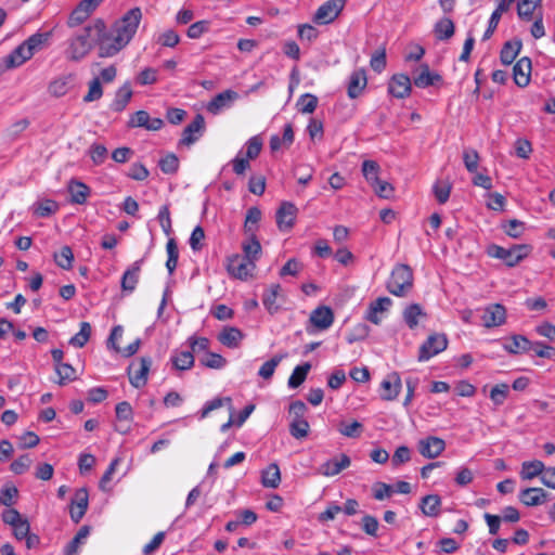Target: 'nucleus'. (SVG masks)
Returning a JSON list of instances; mask_svg holds the SVG:
<instances>
[{"label": "nucleus", "mask_w": 555, "mask_h": 555, "mask_svg": "<svg viewBox=\"0 0 555 555\" xmlns=\"http://www.w3.org/2000/svg\"><path fill=\"white\" fill-rule=\"evenodd\" d=\"M102 95H103V89H102L101 80H100V78H93L89 82V89H88L87 94L83 96V101L86 103L98 101L102 98Z\"/></svg>", "instance_id": "nucleus-60"}, {"label": "nucleus", "mask_w": 555, "mask_h": 555, "mask_svg": "<svg viewBox=\"0 0 555 555\" xmlns=\"http://www.w3.org/2000/svg\"><path fill=\"white\" fill-rule=\"evenodd\" d=\"M17 495H18V490L15 486L5 485L0 490V504L10 507L13 504H15Z\"/></svg>", "instance_id": "nucleus-57"}, {"label": "nucleus", "mask_w": 555, "mask_h": 555, "mask_svg": "<svg viewBox=\"0 0 555 555\" xmlns=\"http://www.w3.org/2000/svg\"><path fill=\"white\" fill-rule=\"evenodd\" d=\"M521 47V41L518 39L505 42L500 53L501 62L504 65H511L520 52Z\"/></svg>", "instance_id": "nucleus-37"}, {"label": "nucleus", "mask_w": 555, "mask_h": 555, "mask_svg": "<svg viewBox=\"0 0 555 555\" xmlns=\"http://www.w3.org/2000/svg\"><path fill=\"white\" fill-rule=\"evenodd\" d=\"M91 335V325L88 322L80 323V331L70 338L69 344L74 347L82 348Z\"/></svg>", "instance_id": "nucleus-52"}, {"label": "nucleus", "mask_w": 555, "mask_h": 555, "mask_svg": "<svg viewBox=\"0 0 555 555\" xmlns=\"http://www.w3.org/2000/svg\"><path fill=\"white\" fill-rule=\"evenodd\" d=\"M166 249H167V255H168L166 267L168 269V272L170 274H172L173 271L177 268L178 258H179L178 246H177V243H176V241L173 238H170L167 242Z\"/></svg>", "instance_id": "nucleus-53"}, {"label": "nucleus", "mask_w": 555, "mask_h": 555, "mask_svg": "<svg viewBox=\"0 0 555 555\" xmlns=\"http://www.w3.org/2000/svg\"><path fill=\"white\" fill-rule=\"evenodd\" d=\"M285 358L284 354H276L270 360L266 361L259 369L258 375L263 379H270L278 365L281 363V361Z\"/></svg>", "instance_id": "nucleus-50"}, {"label": "nucleus", "mask_w": 555, "mask_h": 555, "mask_svg": "<svg viewBox=\"0 0 555 555\" xmlns=\"http://www.w3.org/2000/svg\"><path fill=\"white\" fill-rule=\"evenodd\" d=\"M345 0H328L314 13L313 21L320 25L333 22L345 7Z\"/></svg>", "instance_id": "nucleus-8"}, {"label": "nucleus", "mask_w": 555, "mask_h": 555, "mask_svg": "<svg viewBox=\"0 0 555 555\" xmlns=\"http://www.w3.org/2000/svg\"><path fill=\"white\" fill-rule=\"evenodd\" d=\"M441 499L437 494H429L422 499L421 509L425 516L436 517L440 513Z\"/></svg>", "instance_id": "nucleus-38"}, {"label": "nucleus", "mask_w": 555, "mask_h": 555, "mask_svg": "<svg viewBox=\"0 0 555 555\" xmlns=\"http://www.w3.org/2000/svg\"><path fill=\"white\" fill-rule=\"evenodd\" d=\"M243 338V332L234 326L224 327L218 336L219 341L228 348H237Z\"/></svg>", "instance_id": "nucleus-29"}, {"label": "nucleus", "mask_w": 555, "mask_h": 555, "mask_svg": "<svg viewBox=\"0 0 555 555\" xmlns=\"http://www.w3.org/2000/svg\"><path fill=\"white\" fill-rule=\"evenodd\" d=\"M90 28H85L82 31L72 38L67 50V57L72 61L82 60L91 50Z\"/></svg>", "instance_id": "nucleus-4"}, {"label": "nucleus", "mask_w": 555, "mask_h": 555, "mask_svg": "<svg viewBox=\"0 0 555 555\" xmlns=\"http://www.w3.org/2000/svg\"><path fill=\"white\" fill-rule=\"evenodd\" d=\"M448 346L447 336L443 334H433L420 347L418 361L424 362L434 356L446 350Z\"/></svg>", "instance_id": "nucleus-6"}, {"label": "nucleus", "mask_w": 555, "mask_h": 555, "mask_svg": "<svg viewBox=\"0 0 555 555\" xmlns=\"http://www.w3.org/2000/svg\"><path fill=\"white\" fill-rule=\"evenodd\" d=\"M34 54L30 52L29 48L23 42L17 48H15L9 55V63L14 67H18L24 64L26 61L30 60Z\"/></svg>", "instance_id": "nucleus-44"}, {"label": "nucleus", "mask_w": 555, "mask_h": 555, "mask_svg": "<svg viewBox=\"0 0 555 555\" xmlns=\"http://www.w3.org/2000/svg\"><path fill=\"white\" fill-rule=\"evenodd\" d=\"M411 79L405 74L393 75L388 83V92L397 99L408 98L411 93Z\"/></svg>", "instance_id": "nucleus-16"}, {"label": "nucleus", "mask_w": 555, "mask_h": 555, "mask_svg": "<svg viewBox=\"0 0 555 555\" xmlns=\"http://www.w3.org/2000/svg\"><path fill=\"white\" fill-rule=\"evenodd\" d=\"M55 263L64 269L69 270L73 267L74 254L69 246H63L60 251L54 254Z\"/></svg>", "instance_id": "nucleus-48"}, {"label": "nucleus", "mask_w": 555, "mask_h": 555, "mask_svg": "<svg viewBox=\"0 0 555 555\" xmlns=\"http://www.w3.org/2000/svg\"><path fill=\"white\" fill-rule=\"evenodd\" d=\"M128 126L131 128L142 127L146 130L157 131L164 126L160 118H151L146 111L135 112L129 119Z\"/></svg>", "instance_id": "nucleus-17"}, {"label": "nucleus", "mask_w": 555, "mask_h": 555, "mask_svg": "<svg viewBox=\"0 0 555 555\" xmlns=\"http://www.w3.org/2000/svg\"><path fill=\"white\" fill-rule=\"evenodd\" d=\"M367 79L364 69L354 70L348 83V96L350 99L358 98L366 87Z\"/></svg>", "instance_id": "nucleus-28"}, {"label": "nucleus", "mask_w": 555, "mask_h": 555, "mask_svg": "<svg viewBox=\"0 0 555 555\" xmlns=\"http://www.w3.org/2000/svg\"><path fill=\"white\" fill-rule=\"evenodd\" d=\"M442 81V77L431 72L427 64H421L418 70L414 74L413 82L417 88H428Z\"/></svg>", "instance_id": "nucleus-21"}, {"label": "nucleus", "mask_w": 555, "mask_h": 555, "mask_svg": "<svg viewBox=\"0 0 555 555\" xmlns=\"http://www.w3.org/2000/svg\"><path fill=\"white\" fill-rule=\"evenodd\" d=\"M132 90L129 82L124 83L115 94V99L111 104V109L114 112H121L126 108L127 104L131 100Z\"/></svg>", "instance_id": "nucleus-35"}, {"label": "nucleus", "mask_w": 555, "mask_h": 555, "mask_svg": "<svg viewBox=\"0 0 555 555\" xmlns=\"http://www.w3.org/2000/svg\"><path fill=\"white\" fill-rule=\"evenodd\" d=\"M88 491L85 488L78 489L72 501L70 517L74 522H79L88 508Z\"/></svg>", "instance_id": "nucleus-23"}, {"label": "nucleus", "mask_w": 555, "mask_h": 555, "mask_svg": "<svg viewBox=\"0 0 555 555\" xmlns=\"http://www.w3.org/2000/svg\"><path fill=\"white\" fill-rule=\"evenodd\" d=\"M310 369L311 364L309 362L297 365L288 378V387L293 389L299 387L306 380Z\"/></svg>", "instance_id": "nucleus-45"}, {"label": "nucleus", "mask_w": 555, "mask_h": 555, "mask_svg": "<svg viewBox=\"0 0 555 555\" xmlns=\"http://www.w3.org/2000/svg\"><path fill=\"white\" fill-rule=\"evenodd\" d=\"M151 364L150 358H140L131 362L128 367V375L133 387L141 388L146 384Z\"/></svg>", "instance_id": "nucleus-7"}, {"label": "nucleus", "mask_w": 555, "mask_h": 555, "mask_svg": "<svg viewBox=\"0 0 555 555\" xmlns=\"http://www.w3.org/2000/svg\"><path fill=\"white\" fill-rule=\"evenodd\" d=\"M201 363L206 367L219 370L225 366L227 360L219 353L206 352Z\"/></svg>", "instance_id": "nucleus-59"}, {"label": "nucleus", "mask_w": 555, "mask_h": 555, "mask_svg": "<svg viewBox=\"0 0 555 555\" xmlns=\"http://www.w3.org/2000/svg\"><path fill=\"white\" fill-rule=\"evenodd\" d=\"M299 111L304 114H311L315 111L318 105V98L313 94L306 93L301 95L297 102Z\"/></svg>", "instance_id": "nucleus-61"}, {"label": "nucleus", "mask_w": 555, "mask_h": 555, "mask_svg": "<svg viewBox=\"0 0 555 555\" xmlns=\"http://www.w3.org/2000/svg\"><path fill=\"white\" fill-rule=\"evenodd\" d=\"M463 162L468 172L475 173L479 166V154L474 149H466L463 152Z\"/></svg>", "instance_id": "nucleus-58"}, {"label": "nucleus", "mask_w": 555, "mask_h": 555, "mask_svg": "<svg viewBox=\"0 0 555 555\" xmlns=\"http://www.w3.org/2000/svg\"><path fill=\"white\" fill-rule=\"evenodd\" d=\"M298 208L291 202H283L276 211V225L281 231H289L296 221Z\"/></svg>", "instance_id": "nucleus-11"}, {"label": "nucleus", "mask_w": 555, "mask_h": 555, "mask_svg": "<svg viewBox=\"0 0 555 555\" xmlns=\"http://www.w3.org/2000/svg\"><path fill=\"white\" fill-rule=\"evenodd\" d=\"M413 287V272L406 264H397L387 282V289L397 297L405 296Z\"/></svg>", "instance_id": "nucleus-1"}, {"label": "nucleus", "mask_w": 555, "mask_h": 555, "mask_svg": "<svg viewBox=\"0 0 555 555\" xmlns=\"http://www.w3.org/2000/svg\"><path fill=\"white\" fill-rule=\"evenodd\" d=\"M363 424L358 421H340L337 425L338 433L347 438H359L363 433Z\"/></svg>", "instance_id": "nucleus-40"}, {"label": "nucleus", "mask_w": 555, "mask_h": 555, "mask_svg": "<svg viewBox=\"0 0 555 555\" xmlns=\"http://www.w3.org/2000/svg\"><path fill=\"white\" fill-rule=\"evenodd\" d=\"M90 534V527L82 526L70 542L64 547V555H77L80 546L86 543Z\"/></svg>", "instance_id": "nucleus-36"}, {"label": "nucleus", "mask_w": 555, "mask_h": 555, "mask_svg": "<svg viewBox=\"0 0 555 555\" xmlns=\"http://www.w3.org/2000/svg\"><path fill=\"white\" fill-rule=\"evenodd\" d=\"M55 371L60 377V385L75 379V369L68 363H59V365H55Z\"/></svg>", "instance_id": "nucleus-64"}, {"label": "nucleus", "mask_w": 555, "mask_h": 555, "mask_svg": "<svg viewBox=\"0 0 555 555\" xmlns=\"http://www.w3.org/2000/svg\"><path fill=\"white\" fill-rule=\"evenodd\" d=\"M73 80V74L62 75L50 82L48 90L53 96H63L70 89Z\"/></svg>", "instance_id": "nucleus-30"}, {"label": "nucleus", "mask_w": 555, "mask_h": 555, "mask_svg": "<svg viewBox=\"0 0 555 555\" xmlns=\"http://www.w3.org/2000/svg\"><path fill=\"white\" fill-rule=\"evenodd\" d=\"M121 37L112 29L104 33L99 39V56L112 57L122 50L128 42L120 41Z\"/></svg>", "instance_id": "nucleus-5"}, {"label": "nucleus", "mask_w": 555, "mask_h": 555, "mask_svg": "<svg viewBox=\"0 0 555 555\" xmlns=\"http://www.w3.org/2000/svg\"><path fill=\"white\" fill-rule=\"evenodd\" d=\"M546 498L547 493L542 488H526L519 493V500L526 506L541 505Z\"/></svg>", "instance_id": "nucleus-26"}, {"label": "nucleus", "mask_w": 555, "mask_h": 555, "mask_svg": "<svg viewBox=\"0 0 555 555\" xmlns=\"http://www.w3.org/2000/svg\"><path fill=\"white\" fill-rule=\"evenodd\" d=\"M281 297V286L279 284H272L267 288L262 295V304L269 313L274 314L279 311L281 304L279 301Z\"/></svg>", "instance_id": "nucleus-27"}, {"label": "nucleus", "mask_w": 555, "mask_h": 555, "mask_svg": "<svg viewBox=\"0 0 555 555\" xmlns=\"http://www.w3.org/2000/svg\"><path fill=\"white\" fill-rule=\"evenodd\" d=\"M59 209V204L52 199H43L33 206L34 215L40 218L48 217Z\"/></svg>", "instance_id": "nucleus-47"}, {"label": "nucleus", "mask_w": 555, "mask_h": 555, "mask_svg": "<svg viewBox=\"0 0 555 555\" xmlns=\"http://www.w3.org/2000/svg\"><path fill=\"white\" fill-rule=\"evenodd\" d=\"M88 153L95 166L103 164L108 154L107 149L100 143H93Z\"/></svg>", "instance_id": "nucleus-62"}, {"label": "nucleus", "mask_w": 555, "mask_h": 555, "mask_svg": "<svg viewBox=\"0 0 555 555\" xmlns=\"http://www.w3.org/2000/svg\"><path fill=\"white\" fill-rule=\"evenodd\" d=\"M205 127V120L202 115H196L193 121L185 127L182 132L180 144L191 145L196 142L203 133Z\"/></svg>", "instance_id": "nucleus-22"}, {"label": "nucleus", "mask_w": 555, "mask_h": 555, "mask_svg": "<svg viewBox=\"0 0 555 555\" xmlns=\"http://www.w3.org/2000/svg\"><path fill=\"white\" fill-rule=\"evenodd\" d=\"M102 1L103 0H81L69 16V26H78L83 23Z\"/></svg>", "instance_id": "nucleus-14"}, {"label": "nucleus", "mask_w": 555, "mask_h": 555, "mask_svg": "<svg viewBox=\"0 0 555 555\" xmlns=\"http://www.w3.org/2000/svg\"><path fill=\"white\" fill-rule=\"evenodd\" d=\"M309 423L305 418L292 420L289 424L291 435L296 439H302L308 436Z\"/></svg>", "instance_id": "nucleus-56"}, {"label": "nucleus", "mask_w": 555, "mask_h": 555, "mask_svg": "<svg viewBox=\"0 0 555 555\" xmlns=\"http://www.w3.org/2000/svg\"><path fill=\"white\" fill-rule=\"evenodd\" d=\"M417 450L425 459L433 460L446 450V442L439 437L429 436L418 441Z\"/></svg>", "instance_id": "nucleus-10"}, {"label": "nucleus", "mask_w": 555, "mask_h": 555, "mask_svg": "<svg viewBox=\"0 0 555 555\" xmlns=\"http://www.w3.org/2000/svg\"><path fill=\"white\" fill-rule=\"evenodd\" d=\"M171 361L177 370H190L194 365V354L191 351H177L171 357Z\"/></svg>", "instance_id": "nucleus-46"}, {"label": "nucleus", "mask_w": 555, "mask_h": 555, "mask_svg": "<svg viewBox=\"0 0 555 555\" xmlns=\"http://www.w3.org/2000/svg\"><path fill=\"white\" fill-rule=\"evenodd\" d=\"M141 264L142 260H137L124 272L120 284L122 292L130 294L135 289L139 282Z\"/></svg>", "instance_id": "nucleus-25"}, {"label": "nucleus", "mask_w": 555, "mask_h": 555, "mask_svg": "<svg viewBox=\"0 0 555 555\" xmlns=\"http://www.w3.org/2000/svg\"><path fill=\"white\" fill-rule=\"evenodd\" d=\"M350 464V457L347 454L341 453L338 456L333 457L323 463L318 468V473L325 477H333L341 473L344 469L348 468Z\"/></svg>", "instance_id": "nucleus-15"}, {"label": "nucleus", "mask_w": 555, "mask_h": 555, "mask_svg": "<svg viewBox=\"0 0 555 555\" xmlns=\"http://www.w3.org/2000/svg\"><path fill=\"white\" fill-rule=\"evenodd\" d=\"M237 98V92L233 90L220 92L207 104V111L212 115H218L221 111L231 107Z\"/></svg>", "instance_id": "nucleus-19"}, {"label": "nucleus", "mask_w": 555, "mask_h": 555, "mask_svg": "<svg viewBox=\"0 0 555 555\" xmlns=\"http://www.w3.org/2000/svg\"><path fill=\"white\" fill-rule=\"evenodd\" d=\"M261 482L266 488L275 489L281 482V473L278 464L272 463L262 472Z\"/></svg>", "instance_id": "nucleus-39"}, {"label": "nucleus", "mask_w": 555, "mask_h": 555, "mask_svg": "<svg viewBox=\"0 0 555 555\" xmlns=\"http://www.w3.org/2000/svg\"><path fill=\"white\" fill-rule=\"evenodd\" d=\"M309 322L317 330H327L334 322V313L330 307L320 306L310 313Z\"/></svg>", "instance_id": "nucleus-18"}, {"label": "nucleus", "mask_w": 555, "mask_h": 555, "mask_svg": "<svg viewBox=\"0 0 555 555\" xmlns=\"http://www.w3.org/2000/svg\"><path fill=\"white\" fill-rule=\"evenodd\" d=\"M362 173L371 186L375 185V182L379 180V165L374 160H364L362 164Z\"/></svg>", "instance_id": "nucleus-51"}, {"label": "nucleus", "mask_w": 555, "mask_h": 555, "mask_svg": "<svg viewBox=\"0 0 555 555\" xmlns=\"http://www.w3.org/2000/svg\"><path fill=\"white\" fill-rule=\"evenodd\" d=\"M426 313L418 304L409 305L403 311V319L406 325L413 330L418 325V320L425 318Z\"/></svg>", "instance_id": "nucleus-42"}, {"label": "nucleus", "mask_w": 555, "mask_h": 555, "mask_svg": "<svg viewBox=\"0 0 555 555\" xmlns=\"http://www.w3.org/2000/svg\"><path fill=\"white\" fill-rule=\"evenodd\" d=\"M504 349L509 353H522L531 350L532 341L522 335H514L504 344Z\"/></svg>", "instance_id": "nucleus-32"}, {"label": "nucleus", "mask_w": 555, "mask_h": 555, "mask_svg": "<svg viewBox=\"0 0 555 555\" xmlns=\"http://www.w3.org/2000/svg\"><path fill=\"white\" fill-rule=\"evenodd\" d=\"M70 201L75 204H85L90 195V188L83 182L72 180L68 184Z\"/></svg>", "instance_id": "nucleus-33"}, {"label": "nucleus", "mask_w": 555, "mask_h": 555, "mask_svg": "<svg viewBox=\"0 0 555 555\" xmlns=\"http://www.w3.org/2000/svg\"><path fill=\"white\" fill-rule=\"evenodd\" d=\"M530 251L531 247L529 245H514L511 248L492 245L489 248L490 256L503 260L508 267L519 263Z\"/></svg>", "instance_id": "nucleus-3"}, {"label": "nucleus", "mask_w": 555, "mask_h": 555, "mask_svg": "<svg viewBox=\"0 0 555 555\" xmlns=\"http://www.w3.org/2000/svg\"><path fill=\"white\" fill-rule=\"evenodd\" d=\"M262 149V140L259 135H254L245 143V157L253 160L258 157Z\"/></svg>", "instance_id": "nucleus-54"}, {"label": "nucleus", "mask_w": 555, "mask_h": 555, "mask_svg": "<svg viewBox=\"0 0 555 555\" xmlns=\"http://www.w3.org/2000/svg\"><path fill=\"white\" fill-rule=\"evenodd\" d=\"M531 60L521 57L517 61L513 68L514 81L518 87H526L530 82L531 77Z\"/></svg>", "instance_id": "nucleus-24"}, {"label": "nucleus", "mask_w": 555, "mask_h": 555, "mask_svg": "<svg viewBox=\"0 0 555 555\" xmlns=\"http://www.w3.org/2000/svg\"><path fill=\"white\" fill-rule=\"evenodd\" d=\"M545 469L543 462L539 460L527 461L521 464L519 475L522 480H531L538 476H542Z\"/></svg>", "instance_id": "nucleus-34"}, {"label": "nucleus", "mask_w": 555, "mask_h": 555, "mask_svg": "<svg viewBox=\"0 0 555 555\" xmlns=\"http://www.w3.org/2000/svg\"><path fill=\"white\" fill-rule=\"evenodd\" d=\"M49 38L50 33H36L26 39L24 43L29 48L30 52L35 54L44 48Z\"/></svg>", "instance_id": "nucleus-49"}, {"label": "nucleus", "mask_w": 555, "mask_h": 555, "mask_svg": "<svg viewBox=\"0 0 555 555\" xmlns=\"http://www.w3.org/2000/svg\"><path fill=\"white\" fill-rule=\"evenodd\" d=\"M402 388L400 375L397 372L388 374L380 383V399L392 401L397 399Z\"/></svg>", "instance_id": "nucleus-12"}, {"label": "nucleus", "mask_w": 555, "mask_h": 555, "mask_svg": "<svg viewBox=\"0 0 555 555\" xmlns=\"http://www.w3.org/2000/svg\"><path fill=\"white\" fill-rule=\"evenodd\" d=\"M142 20V12L140 8H132L120 20L116 21L112 27L118 36L121 37L120 41L130 42L133 38L139 24Z\"/></svg>", "instance_id": "nucleus-2"}, {"label": "nucleus", "mask_w": 555, "mask_h": 555, "mask_svg": "<svg viewBox=\"0 0 555 555\" xmlns=\"http://www.w3.org/2000/svg\"><path fill=\"white\" fill-rule=\"evenodd\" d=\"M506 320V310L500 304L489 305L482 314V324L486 327L502 325Z\"/></svg>", "instance_id": "nucleus-20"}, {"label": "nucleus", "mask_w": 555, "mask_h": 555, "mask_svg": "<svg viewBox=\"0 0 555 555\" xmlns=\"http://www.w3.org/2000/svg\"><path fill=\"white\" fill-rule=\"evenodd\" d=\"M392 301L388 297H379L376 300L372 301L369 305V308L365 312V320L369 322L379 325L383 321L385 313L388 312Z\"/></svg>", "instance_id": "nucleus-13"}, {"label": "nucleus", "mask_w": 555, "mask_h": 555, "mask_svg": "<svg viewBox=\"0 0 555 555\" xmlns=\"http://www.w3.org/2000/svg\"><path fill=\"white\" fill-rule=\"evenodd\" d=\"M229 273L240 280H246L253 275L256 264L246 260L242 255H233L228 259Z\"/></svg>", "instance_id": "nucleus-9"}, {"label": "nucleus", "mask_w": 555, "mask_h": 555, "mask_svg": "<svg viewBox=\"0 0 555 555\" xmlns=\"http://www.w3.org/2000/svg\"><path fill=\"white\" fill-rule=\"evenodd\" d=\"M509 393V387L507 384H498L490 390V399L494 405H502Z\"/></svg>", "instance_id": "nucleus-55"}, {"label": "nucleus", "mask_w": 555, "mask_h": 555, "mask_svg": "<svg viewBox=\"0 0 555 555\" xmlns=\"http://www.w3.org/2000/svg\"><path fill=\"white\" fill-rule=\"evenodd\" d=\"M542 0H519L517 3V15L520 20L530 22L537 14V9L541 7Z\"/></svg>", "instance_id": "nucleus-31"}, {"label": "nucleus", "mask_w": 555, "mask_h": 555, "mask_svg": "<svg viewBox=\"0 0 555 555\" xmlns=\"http://www.w3.org/2000/svg\"><path fill=\"white\" fill-rule=\"evenodd\" d=\"M455 30L454 23L449 17L440 18L434 27L435 36L438 40H449L453 37Z\"/></svg>", "instance_id": "nucleus-41"}, {"label": "nucleus", "mask_w": 555, "mask_h": 555, "mask_svg": "<svg viewBox=\"0 0 555 555\" xmlns=\"http://www.w3.org/2000/svg\"><path fill=\"white\" fill-rule=\"evenodd\" d=\"M433 189L438 203L444 204L449 199L451 184L448 181H437Z\"/></svg>", "instance_id": "nucleus-63"}, {"label": "nucleus", "mask_w": 555, "mask_h": 555, "mask_svg": "<svg viewBox=\"0 0 555 555\" xmlns=\"http://www.w3.org/2000/svg\"><path fill=\"white\" fill-rule=\"evenodd\" d=\"M244 257L246 260H250L253 263L259 258L261 254V245L254 234L245 241L242 245Z\"/></svg>", "instance_id": "nucleus-43"}]
</instances>
